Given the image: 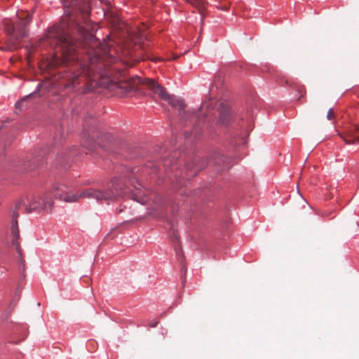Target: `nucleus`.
<instances>
[{
	"label": "nucleus",
	"mask_w": 359,
	"mask_h": 359,
	"mask_svg": "<svg viewBox=\"0 0 359 359\" xmlns=\"http://www.w3.org/2000/svg\"><path fill=\"white\" fill-rule=\"evenodd\" d=\"M126 179L114 177L109 183L108 189L102 191L93 188H87L80 194H69L67 188L62 184H55L52 190L55 198L67 203L78 201L81 198H94L97 201H110L128 194V188L126 186Z\"/></svg>",
	"instance_id": "obj_1"
},
{
	"label": "nucleus",
	"mask_w": 359,
	"mask_h": 359,
	"mask_svg": "<svg viewBox=\"0 0 359 359\" xmlns=\"http://www.w3.org/2000/svg\"><path fill=\"white\" fill-rule=\"evenodd\" d=\"M53 205V199L49 196H32L30 199H27V203L23 201H19L16 203L15 208L13 210L12 222H11V233L13 237L12 241L13 245L19 254H20V244L18 242L19 238V230L18 226V217L19 214L18 211L22 208L25 207V212L30 213L32 211H40L45 210L47 208L50 209Z\"/></svg>",
	"instance_id": "obj_2"
},
{
	"label": "nucleus",
	"mask_w": 359,
	"mask_h": 359,
	"mask_svg": "<svg viewBox=\"0 0 359 359\" xmlns=\"http://www.w3.org/2000/svg\"><path fill=\"white\" fill-rule=\"evenodd\" d=\"M73 25V22H71L70 15H64L60 24L53 26L47 36L48 39H55V46L61 48L63 55L67 59L71 58L77 47L70 34V29Z\"/></svg>",
	"instance_id": "obj_3"
},
{
	"label": "nucleus",
	"mask_w": 359,
	"mask_h": 359,
	"mask_svg": "<svg viewBox=\"0 0 359 359\" xmlns=\"http://www.w3.org/2000/svg\"><path fill=\"white\" fill-rule=\"evenodd\" d=\"M29 21L30 18L28 17L20 18L15 22L5 21L4 29L7 36L6 50H14L19 47L21 40L26 35L25 27Z\"/></svg>",
	"instance_id": "obj_4"
},
{
	"label": "nucleus",
	"mask_w": 359,
	"mask_h": 359,
	"mask_svg": "<svg viewBox=\"0 0 359 359\" xmlns=\"http://www.w3.org/2000/svg\"><path fill=\"white\" fill-rule=\"evenodd\" d=\"M112 58L111 49L106 43H102L98 49L94 53L89 54V66L83 67V72L85 73L89 79H95L97 74H100L98 71H101L105 65L107 58Z\"/></svg>",
	"instance_id": "obj_5"
},
{
	"label": "nucleus",
	"mask_w": 359,
	"mask_h": 359,
	"mask_svg": "<svg viewBox=\"0 0 359 359\" xmlns=\"http://www.w3.org/2000/svg\"><path fill=\"white\" fill-rule=\"evenodd\" d=\"M144 83L161 99L167 101L172 107L183 110L185 107L184 101L175 96H171L165 88L151 79H145Z\"/></svg>",
	"instance_id": "obj_6"
},
{
	"label": "nucleus",
	"mask_w": 359,
	"mask_h": 359,
	"mask_svg": "<svg viewBox=\"0 0 359 359\" xmlns=\"http://www.w3.org/2000/svg\"><path fill=\"white\" fill-rule=\"evenodd\" d=\"M346 144L359 143V127L353 126L341 135Z\"/></svg>",
	"instance_id": "obj_7"
},
{
	"label": "nucleus",
	"mask_w": 359,
	"mask_h": 359,
	"mask_svg": "<svg viewBox=\"0 0 359 359\" xmlns=\"http://www.w3.org/2000/svg\"><path fill=\"white\" fill-rule=\"evenodd\" d=\"M187 3L196 8L199 13L202 15L205 8L207 2L205 0H184Z\"/></svg>",
	"instance_id": "obj_8"
},
{
	"label": "nucleus",
	"mask_w": 359,
	"mask_h": 359,
	"mask_svg": "<svg viewBox=\"0 0 359 359\" xmlns=\"http://www.w3.org/2000/svg\"><path fill=\"white\" fill-rule=\"evenodd\" d=\"M118 88L120 89H123L124 92L129 93L133 90L135 88V80L133 79V81H121L118 83Z\"/></svg>",
	"instance_id": "obj_9"
},
{
	"label": "nucleus",
	"mask_w": 359,
	"mask_h": 359,
	"mask_svg": "<svg viewBox=\"0 0 359 359\" xmlns=\"http://www.w3.org/2000/svg\"><path fill=\"white\" fill-rule=\"evenodd\" d=\"M199 161H200V158H196L194 159L193 165H189L188 163L186 165V167L187 168V169H189L190 170H191L194 175H196L198 171L201 170L203 168V165H201L198 164Z\"/></svg>",
	"instance_id": "obj_10"
},
{
	"label": "nucleus",
	"mask_w": 359,
	"mask_h": 359,
	"mask_svg": "<svg viewBox=\"0 0 359 359\" xmlns=\"http://www.w3.org/2000/svg\"><path fill=\"white\" fill-rule=\"evenodd\" d=\"M130 196H131L132 199L134 201H136L142 204H144L146 203V201L144 198H139L136 194L134 193H129Z\"/></svg>",
	"instance_id": "obj_11"
},
{
	"label": "nucleus",
	"mask_w": 359,
	"mask_h": 359,
	"mask_svg": "<svg viewBox=\"0 0 359 359\" xmlns=\"http://www.w3.org/2000/svg\"><path fill=\"white\" fill-rule=\"evenodd\" d=\"M333 116H334V111L332 108H330L327 111V118L329 120H332L333 118Z\"/></svg>",
	"instance_id": "obj_12"
},
{
	"label": "nucleus",
	"mask_w": 359,
	"mask_h": 359,
	"mask_svg": "<svg viewBox=\"0 0 359 359\" xmlns=\"http://www.w3.org/2000/svg\"><path fill=\"white\" fill-rule=\"evenodd\" d=\"M77 79H78V76H74L73 81H72V83H67L66 87L69 88V87H70L72 86H74V83H75L76 80H77Z\"/></svg>",
	"instance_id": "obj_13"
},
{
	"label": "nucleus",
	"mask_w": 359,
	"mask_h": 359,
	"mask_svg": "<svg viewBox=\"0 0 359 359\" xmlns=\"http://www.w3.org/2000/svg\"><path fill=\"white\" fill-rule=\"evenodd\" d=\"M27 97H25V98H23L22 100L18 102L16 104H15V107L16 108H20L21 107V104L22 103V102L27 98Z\"/></svg>",
	"instance_id": "obj_14"
},
{
	"label": "nucleus",
	"mask_w": 359,
	"mask_h": 359,
	"mask_svg": "<svg viewBox=\"0 0 359 359\" xmlns=\"http://www.w3.org/2000/svg\"><path fill=\"white\" fill-rule=\"evenodd\" d=\"M34 168H35V166H32L31 165H27L25 170L28 171V170H32Z\"/></svg>",
	"instance_id": "obj_15"
},
{
	"label": "nucleus",
	"mask_w": 359,
	"mask_h": 359,
	"mask_svg": "<svg viewBox=\"0 0 359 359\" xmlns=\"http://www.w3.org/2000/svg\"><path fill=\"white\" fill-rule=\"evenodd\" d=\"M158 171V166H154V168H152V172H154V173H157Z\"/></svg>",
	"instance_id": "obj_16"
},
{
	"label": "nucleus",
	"mask_w": 359,
	"mask_h": 359,
	"mask_svg": "<svg viewBox=\"0 0 359 359\" xmlns=\"http://www.w3.org/2000/svg\"><path fill=\"white\" fill-rule=\"evenodd\" d=\"M40 86H41V84H39L38 86H37V90H39Z\"/></svg>",
	"instance_id": "obj_17"
},
{
	"label": "nucleus",
	"mask_w": 359,
	"mask_h": 359,
	"mask_svg": "<svg viewBox=\"0 0 359 359\" xmlns=\"http://www.w3.org/2000/svg\"><path fill=\"white\" fill-rule=\"evenodd\" d=\"M164 165H165V166H167V161H165V162H164Z\"/></svg>",
	"instance_id": "obj_18"
},
{
	"label": "nucleus",
	"mask_w": 359,
	"mask_h": 359,
	"mask_svg": "<svg viewBox=\"0 0 359 359\" xmlns=\"http://www.w3.org/2000/svg\"><path fill=\"white\" fill-rule=\"evenodd\" d=\"M137 80H138V82H140V78H137Z\"/></svg>",
	"instance_id": "obj_19"
}]
</instances>
